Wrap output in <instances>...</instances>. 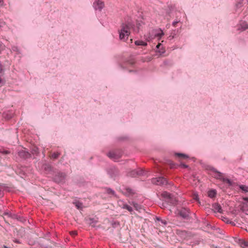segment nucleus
I'll return each mask as SVG.
<instances>
[{"instance_id":"nucleus-19","label":"nucleus","mask_w":248,"mask_h":248,"mask_svg":"<svg viewBox=\"0 0 248 248\" xmlns=\"http://www.w3.org/2000/svg\"><path fill=\"white\" fill-rule=\"evenodd\" d=\"M241 245L244 247H248V242L243 241Z\"/></svg>"},{"instance_id":"nucleus-34","label":"nucleus","mask_w":248,"mask_h":248,"mask_svg":"<svg viewBox=\"0 0 248 248\" xmlns=\"http://www.w3.org/2000/svg\"><path fill=\"white\" fill-rule=\"evenodd\" d=\"M2 3V0H0V5Z\"/></svg>"},{"instance_id":"nucleus-9","label":"nucleus","mask_w":248,"mask_h":248,"mask_svg":"<svg viewBox=\"0 0 248 248\" xmlns=\"http://www.w3.org/2000/svg\"><path fill=\"white\" fill-rule=\"evenodd\" d=\"M135 44L137 46H146L147 45V43L141 40L136 41Z\"/></svg>"},{"instance_id":"nucleus-21","label":"nucleus","mask_w":248,"mask_h":248,"mask_svg":"<svg viewBox=\"0 0 248 248\" xmlns=\"http://www.w3.org/2000/svg\"><path fill=\"white\" fill-rule=\"evenodd\" d=\"M160 31H161L160 33H159L157 34V36H158L160 37V36H162L164 34L163 32L161 30Z\"/></svg>"},{"instance_id":"nucleus-13","label":"nucleus","mask_w":248,"mask_h":248,"mask_svg":"<svg viewBox=\"0 0 248 248\" xmlns=\"http://www.w3.org/2000/svg\"><path fill=\"white\" fill-rule=\"evenodd\" d=\"M176 155H177L179 157L183 158V159H186V158H188L187 155H186L184 154L177 153V154H176Z\"/></svg>"},{"instance_id":"nucleus-11","label":"nucleus","mask_w":248,"mask_h":248,"mask_svg":"<svg viewBox=\"0 0 248 248\" xmlns=\"http://www.w3.org/2000/svg\"><path fill=\"white\" fill-rule=\"evenodd\" d=\"M240 189L245 192H248V186L241 185L239 186Z\"/></svg>"},{"instance_id":"nucleus-2","label":"nucleus","mask_w":248,"mask_h":248,"mask_svg":"<svg viewBox=\"0 0 248 248\" xmlns=\"http://www.w3.org/2000/svg\"><path fill=\"white\" fill-rule=\"evenodd\" d=\"M152 182L154 184L160 186H164L168 184L167 180L165 178L162 177L153 178L152 180Z\"/></svg>"},{"instance_id":"nucleus-28","label":"nucleus","mask_w":248,"mask_h":248,"mask_svg":"<svg viewBox=\"0 0 248 248\" xmlns=\"http://www.w3.org/2000/svg\"><path fill=\"white\" fill-rule=\"evenodd\" d=\"M181 166L183 167V168H187V166L185 164H181Z\"/></svg>"},{"instance_id":"nucleus-36","label":"nucleus","mask_w":248,"mask_h":248,"mask_svg":"<svg viewBox=\"0 0 248 248\" xmlns=\"http://www.w3.org/2000/svg\"><path fill=\"white\" fill-rule=\"evenodd\" d=\"M1 191L0 190V195H1Z\"/></svg>"},{"instance_id":"nucleus-33","label":"nucleus","mask_w":248,"mask_h":248,"mask_svg":"<svg viewBox=\"0 0 248 248\" xmlns=\"http://www.w3.org/2000/svg\"><path fill=\"white\" fill-rule=\"evenodd\" d=\"M109 193H113V191H112V190H110V192H109Z\"/></svg>"},{"instance_id":"nucleus-25","label":"nucleus","mask_w":248,"mask_h":248,"mask_svg":"<svg viewBox=\"0 0 248 248\" xmlns=\"http://www.w3.org/2000/svg\"><path fill=\"white\" fill-rule=\"evenodd\" d=\"M71 234L72 235H77V232L74 231V232H72L71 233Z\"/></svg>"},{"instance_id":"nucleus-16","label":"nucleus","mask_w":248,"mask_h":248,"mask_svg":"<svg viewBox=\"0 0 248 248\" xmlns=\"http://www.w3.org/2000/svg\"><path fill=\"white\" fill-rule=\"evenodd\" d=\"M180 215L183 217H186L188 216V214L186 212H183L182 211H180Z\"/></svg>"},{"instance_id":"nucleus-18","label":"nucleus","mask_w":248,"mask_h":248,"mask_svg":"<svg viewBox=\"0 0 248 248\" xmlns=\"http://www.w3.org/2000/svg\"><path fill=\"white\" fill-rule=\"evenodd\" d=\"M126 190L129 195H133L134 193L133 190L130 188H126Z\"/></svg>"},{"instance_id":"nucleus-17","label":"nucleus","mask_w":248,"mask_h":248,"mask_svg":"<svg viewBox=\"0 0 248 248\" xmlns=\"http://www.w3.org/2000/svg\"><path fill=\"white\" fill-rule=\"evenodd\" d=\"M59 155V154L58 153H53L51 155V158H54V159H56L57 158Z\"/></svg>"},{"instance_id":"nucleus-20","label":"nucleus","mask_w":248,"mask_h":248,"mask_svg":"<svg viewBox=\"0 0 248 248\" xmlns=\"http://www.w3.org/2000/svg\"><path fill=\"white\" fill-rule=\"evenodd\" d=\"M1 153L3 154H9L10 153V152L7 150H3V151H1Z\"/></svg>"},{"instance_id":"nucleus-31","label":"nucleus","mask_w":248,"mask_h":248,"mask_svg":"<svg viewBox=\"0 0 248 248\" xmlns=\"http://www.w3.org/2000/svg\"><path fill=\"white\" fill-rule=\"evenodd\" d=\"M194 199H195V200H197L198 197H197V195H194Z\"/></svg>"},{"instance_id":"nucleus-7","label":"nucleus","mask_w":248,"mask_h":248,"mask_svg":"<svg viewBox=\"0 0 248 248\" xmlns=\"http://www.w3.org/2000/svg\"><path fill=\"white\" fill-rule=\"evenodd\" d=\"M143 171L142 170H140L139 171L132 170L128 175L131 177H136L137 176L143 175Z\"/></svg>"},{"instance_id":"nucleus-1","label":"nucleus","mask_w":248,"mask_h":248,"mask_svg":"<svg viewBox=\"0 0 248 248\" xmlns=\"http://www.w3.org/2000/svg\"><path fill=\"white\" fill-rule=\"evenodd\" d=\"M120 38L125 41L130 34V28L126 24H123L120 31Z\"/></svg>"},{"instance_id":"nucleus-22","label":"nucleus","mask_w":248,"mask_h":248,"mask_svg":"<svg viewBox=\"0 0 248 248\" xmlns=\"http://www.w3.org/2000/svg\"><path fill=\"white\" fill-rule=\"evenodd\" d=\"M61 177H62L61 180H62V179H63L65 178V174L64 173H62V174H61Z\"/></svg>"},{"instance_id":"nucleus-26","label":"nucleus","mask_w":248,"mask_h":248,"mask_svg":"<svg viewBox=\"0 0 248 248\" xmlns=\"http://www.w3.org/2000/svg\"><path fill=\"white\" fill-rule=\"evenodd\" d=\"M161 223H162L163 224H164V225L166 224V221H164V220H161Z\"/></svg>"},{"instance_id":"nucleus-10","label":"nucleus","mask_w":248,"mask_h":248,"mask_svg":"<svg viewBox=\"0 0 248 248\" xmlns=\"http://www.w3.org/2000/svg\"><path fill=\"white\" fill-rule=\"evenodd\" d=\"M214 209L215 211L218 213H221L222 212V209L221 208V207L218 204H215L214 205Z\"/></svg>"},{"instance_id":"nucleus-23","label":"nucleus","mask_w":248,"mask_h":248,"mask_svg":"<svg viewBox=\"0 0 248 248\" xmlns=\"http://www.w3.org/2000/svg\"><path fill=\"white\" fill-rule=\"evenodd\" d=\"M243 200L245 201L246 202H248V198L245 197L243 198Z\"/></svg>"},{"instance_id":"nucleus-15","label":"nucleus","mask_w":248,"mask_h":248,"mask_svg":"<svg viewBox=\"0 0 248 248\" xmlns=\"http://www.w3.org/2000/svg\"><path fill=\"white\" fill-rule=\"evenodd\" d=\"M74 203L78 209H79L82 208V205L81 203L79 202H76Z\"/></svg>"},{"instance_id":"nucleus-35","label":"nucleus","mask_w":248,"mask_h":248,"mask_svg":"<svg viewBox=\"0 0 248 248\" xmlns=\"http://www.w3.org/2000/svg\"><path fill=\"white\" fill-rule=\"evenodd\" d=\"M2 80L0 78V83H1Z\"/></svg>"},{"instance_id":"nucleus-27","label":"nucleus","mask_w":248,"mask_h":248,"mask_svg":"<svg viewBox=\"0 0 248 248\" xmlns=\"http://www.w3.org/2000/svg\"><path fill=\"white\" fill-rule=\"evenodd\" d=\"M243 204H244V206H246V207L247 208H248V202H245V203H243Z\"/></svg>"},{"instance_id":"nucleus-32","label":"nucleus","mask_w":248,"mask_h":248,"mask_svg":"<svg viewBox=\"0 0 248 248\" xmlns=\"http://www.w3.org/2000/svg\"><path fill=\"white\" fill-rule=\"evenodd\" d=\"M248 29V25H246V27L245 28V29Z\"/></svg>"},{"instance_id":"nucleus-12","label":"nucleus","mask_w":248,"mask_h":248,"mask_svg":"<svg viewBox=\"0 0 248 248\" xmlns=\"http://www.w3.org/2000/svg\"><path fill=\"white\" fill-rule=\"evenodd\" d=\"M216 192L215 190H212L209 191L208 193V196L210 198H213L215 196Z\"/></svg>"},{"instance_id":"nucleus-3","label":"nucleus","mask_w":248,"mask_h":248,"mask_svg":"<svg viewBox=\"0 0 248 248\" xmlns=\"http://www.w3.org/2000/svg\"><path fill=\"white\" fill-rule=\"evenodd\" d=\"M215 172L217 173L216 177L217 179L221 180L224 183L228 184L229 186L232 185V183L231 180L227 178H225L224 174L217 171H215Z\"/></svg>"},{"instance_id":"nucleus-14","label":"nucleus","mask_w":248,"mask_h":248,"mask_svg":"<svg viewBox=\"0 0 248 248\" xmlns=\"http://www.w3.org/2000/svg\"><path fill=\"white\" fill-rule=\"evenodd\" d=\"M123 208L127 209L130 212H131L133 211L132 208L131 206H130L127 204H124Z\"/></svg>"},{"instance_id":"nucleus-5","label":"nucleus","mask_w":248,"mask_h":248,"mask_svg":"<svg viewBox=\"0 0 248 248\" xmlns=\"http://www.w3.org/2000/svg\"><path fill=\"white\" fill-rule=\"evenodd\" d=\"M163 196L165 197H166L168 199V201H167L168 202H170L172 204H175L176 203V200L175 199H172L171 196V195L167 192H164L163 193Z\"/></svg>"},{"instance_id":"nucleus-6","label":"nucleus","mask_w":248,"mask_h":248,"mask_svg":"<svg viewBox=\"0 0 248 248\" xmlns=\"http://www.w3.org/2000/svg\"><path fill=\"white\" fill-rule=\"evenodd\" d=\"M94 6L95 9L101 10L104 7V4L101 0H97L94 3Z\"/></svg>"},{"instance_id":"nucleus-30","label":"nucleus","mask_w":248,"mask_h":248,"mask_svg":"<svg viewBox=\"0 0 248 248\" xmlns=\"http://www.w3.org/2000/svg\"><path fill=\"white\" fill-rule=\"evenodd\" d=\"M2 71V68L1 66H0V73H1Z\"/></svg>"},{"instance_id":"nucleus-29","label":"nucleus","mask_w":248,"mask_h":248,"mask_svg":"<svg viewBox=\"0 0 248 248\" xmlns=\"http://www.w3.org/2000/svg\"><path fill=\"white\" fill-rule=\"evenodd\" d=\"M161 45V43H159L157 46H156V48H158Z\"/></svg>"},{"instance_id":"nucleus-4","label":"nucleus","mask_w":248,"mask_h":248,"mask_svg":"<svg viewBox=\"0 0 248 248\" xmlns=\"http://www.w3.org/2000/svg\"><path fill=\"white\" fill-rule=\"evenodd\" d=\"M108 156L115 161H117L121 157V155L117 154L115 152H110L108 155Z\"/></svg>"},{"instance_id":"nucleus-24","label":"nucleus","mask_w":248,"mask_h":248,"mask_svg":"<svg viewBox=\"0 0 248 248\" xmlns=\"http://www.w3.org/2000/svg\"><path fill=\"white\" fill-rule=\"evenodd\" d=\"M178 21H174L173 23H172V25L173 26L175 27L176 26V24L178 23Z\"/></svg>"},{"instance_id":"nucleus-8","label":"nucleus","mask_w":248,"mask_h":248,"mask_svg":"<svg viewBox=\"0 0 248 248\" xmlns=\"http://www.w3.org/2000/svg\"><path fill=\"white\" fill-rule=\"evenodd\" d=\"M18 155L23 158H28L30 157V154L25 150L22 149L18 152Z\"/></svg>"}]
</instances>
